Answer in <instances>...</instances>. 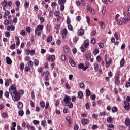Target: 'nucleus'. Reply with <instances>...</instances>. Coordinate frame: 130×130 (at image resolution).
Instances as JSON below:
<instances>
[{
    "instance_id": "e2e57ef3",
    "label": "nucleus",
    "mask_w": 130,
    "mask_h": 130,
    "mask_svg": "<svg viewBox=\"0 0 130 130\" xmlns=\"http://www.w3.org/2000/svg\"><path fill=\"white\" fill-rule=\"evenodd\" d=\"M38 73H42V72H43V68H42L41 67H39L38 69Z\"/></svg>"
},
{
    "instance_id": "a19ab883",
    "label": "nucleus",
    "mask_w": 130,
    "mask_h": 130,
    "mask_svg": "<svg viewBox=\"0 0 130 130\" xmlns=\"http://www.w3.org/2000/svg\"><path fill=\"white\" fill-rule=\"evenodd\" d=\"M27 127L28 129L35 130V128L32 126H30V125H27Z\"/></svg>"
},
{
    "instance_id": "4468645a",
    "label": "nucleus",
    "mask_w": 130,
    "mask_h": 130,
    "mask_svg": "<svg viewBox=\"0 0 130 130\" xmlns=\"http://www.w3.org/2000/svg\"><path fill=\"white\" fill-rule=\"evenodd\" d=\"M78 98H79V99H83V97L84 96L83 91H78Z\"/></svg>"
},
{
    "instance_id": "69168bd1",
    "label": "nucleus",
    "mask_w": 130,
    "mask_h": 130,
    "mask_svg": "<svg viewBox=\"0 0 130 130\" xmlns=\"http://www.w3.org/2000/svg\"><path fill=\"white\" fill-rule=\"evenodd\" d=\"M39 121H37V120H34V121H33V123H34V124H35V125H36V124H39Z\"/></svg>"
},
{
    "instance_id": "aec40b11",
    "label": "nucleus",
    "mask_w": 130,
    "mask_h": 130,
    "mask_svg": "<svg viewBox=\"0 0 130 130\" xmlns=\"http://www.w3.org/2000/svg\"><path fill=\"white\" fill-rule=\"evenodd\" d=\"M91 53H88L86 54L85 55V58L87 59V60H90L91 59Z\"/></svg>"
},
{
    "instance_id": "79ce46f5",
    "label": "nucleus",
    "mask_w": 130,
    "mask_h": 130,
    "mask_svg": "<svg viewBox=\"0 0 130 130\" xmlns=\"http://www.w3.org/2000/svg\"><path fill=\"white\" fill-rule=\"evenodd\" d=\"M29 2L28 1H26L24 3V7L25 8V9H27L28 8V7H29Z\"/></svg>"
},
{
    "instance_id": "72a5a7b5",
    "label": "nucleus",
    "mask_w": 130,
    "mask_h": 130,
    "mask_svg": "<svg viewBox=\"0 0 130 130\" xmlns=\"http://www.w3.org/2000/svg\"><path fill=\"white\" fill-rule=\"evenodd\" d=\"M41 125L43 126V127H45V126H47L46 125V121L45 120H44L42 121L41 122Z\"/></svg>"
},
{
    "instance_id": "774afa93",
    "label": "nucleus",
    "mask_w": 130,
    "mask_h": 130,
    "mask_svg": "<svg viewBox=\"0 0 130 130\" xmlns=\"http://www.w3.org/2000/svg\"><path fill=\"white\" fill-rule=\"evenodd\" d=\"M5 16H9V15H10L9 11H8V10H5Z\"/></svg>"
},
{
    "instance_id": "3c124183",
    "label": "nucleus",
    "mask_w": 130,
    "mask_h": 130,
    "mask_svg": "<svg viewBox=\"0 0 130 130\" xmlns=\"http://www.w3.org/2000/svg\"><path fill=\"white\" fill-rule=\"evenodd\" d=\"M117 111V108L116 107H113L112 109V112L114 113L115 112H116Z\"/></svg>"
},
{
    "instance_id": "6ab92c4d",
    "label": "nucleus",
    "mask_w": 130,
    "mask_h": 130,
    "mask_svg": "<svg viewBox=\"0 0 130 130\" xmlns=\"http://www.w3.org/2000/svg\"><path fill=\"white\" fill-rule=\"evenodd\" d=\"M68 35V30L67 29H63L62 37L63 38H66V36Z\"/></svg>"
},
{
    "instance_id": "f3484780",
    "label": "nucleus",
    "mask_w": 130,
    "mask_h": 130,
    "mask_svg": "<svg viewBox=\"0 0 130 130\" xmlns=\"http://www.w3.org/2000/svg\"><path fill=\"white\" fill-rule=\"evenodd\" d=\"M23 105L22 102H19L17 104L18 108H19V109H23Z\"/></svg>"
},
{
    "instance_id": "a211bd4d",
    "label": "nucleus",
    "mask_w": 130,
    "mask_h": 130,
    "mask_svg": "<svg viewBox=\"0 0 130 130\" xmlns=\"http://www.w3.org/2000/svg\"><path fill=\"white\" fill-rule=\"evenodd\" d=\"M69 63L72 66V67H75L76 66V62L74 61V60L73 59H70L69 60Z\"/></svg>"
},
{
    "instance_id": "6e6552de",
    "label": "nucleus",
    "mask_w": 130,
    "mask_h": 130,
    "mask_svg": "<svg viewBox=\"0 0 130 130\" xmlns=\"http://www.w3.org/2000/svg\"><path fill=\"white\" fill-rule=\"evenodd\" d=\"M84 33L85 30H84L83 29H80L78 30L77 32V35L78 36H82V35H84Z\"/></svg>"
},
{
    "instance_id": "680f3d73",
    "label": "nucleus",
    "mask_w": 130,
    "mask_h": 130,
    "mask_svg": "<svg viewBox=\"0 0 130 130\" xmlns=\"http://www.w3.org/2000/svg\"><path fill=\"white\" fill-rule=\"evenodd\" d=\"M16 48V44H12L10 46V49H15Z\"/></svg>"
},
{
    "instance_id": "5701e85b",
    "label": "nucleus",
    "mask_w": 130,
    "mask_h": 130,
    "mask_svg": "<svg viewBox=\"0 0 130 130\" xmlns=\"http://www.w3.org/2000/svg\"><path fill=\"white\" fill-rule=\"evenodd\" d=\"M113 119H112V116H109L107 118V121L108 123H111L112 122Z\"/></svg>"
},
{
    "instance_id": "f704fd0d",
    "label": "nucleus",
    "mask_w": 130,
    "mask_h": 130,
    "mask_svg": "<svg viewBox=\"0 0 130 130\" xmlns=\"http://www.w3.org/2000/svg\"><path fill=\"white\" fill-rule=\"evenodd\" d=\"M24 67H25V64L24 63H21L19 66L20 70H21V71H23L24 70Z\"/></svg>"
},
{
    "instance_id": "ea45409f",
    "label": "nucleus",
    "mask_w": 130,
    "mask_h": 130,
    "mask_svg": "<svg viewBox=\"0 0 130 130\" xmlns=\"http://www.w3.org/2000/svg\"><path fill=\"white\" fill-rule=\"evenodd\" d=\"M28 66H29L30 68H32L33 67V61L31 60H30L27 63Z\"/></svg>"
},
{
    "instance_id": "c85d7f7f",
    "label": "nucleus",
    "mask_w": 130,
    "mask_h": 130,
    "mask_svg": "<svg viewBox=\"0 0 130 130\" xmlns=\"http://www.w3.org/2000/svg\"><path fill=\"white\" fill-rule=\"evenodd\" d=\"M1 5L3 6V7H7V6H8V2L3 1L1 2Z\"/></svg>"
},
{
    "instance_id": "4be33fe9",
    "label": "nucleus",
    "mask_w": 130,
    "mask_h": 130,
    "mask_svg": "<svg viewBox=\"0 0 130 130\" xmlns=\"http://www.w3.org/2000/svg\"><path fill=\"white\" fill-rule=\"evenodd\" d=\"M2 117H3V118H8L9 117V115L7 113L4 112L2 114Z\"/></svg>"
},
{
    "instance_id": "b1692460",
    "label": "nucleus",
    "mask_w": 130,
    "mask_h": 130,
    "mask_svg": "<svg viewBox=\"0 0 130 130\" xmlns=\"http://www.w3.org/2000/svg\"><path fill=\"white\" fill-rule=\"evenodd\" d=\"M63 50H64V52H65V53H68V52H69V51H70V49H69V47H68V46H65L63 47Z\"/></svg>"
},
{
    "instance_id": "423d86ee",
    "label": "nucleus",
    "mask_w": 130,
    "mask_h": 130,
    "mask_svg": "<svg viewBox=\"0 0 130 130\" xmlns=\"http://www.w3.org/2000/svg\"><path fill=\"white\" fill-rule=\"evenodd\" d=\"M55 59V55H50L48 58V61H50V60H51V62H53Z\"/></svg>"
},
{
    "instance_id": "4c0bfd02",
    "label": "nucleus",
    "mask_w": 130,
    "mask_h": 130,
    "mask_svg": "<svg viewBox=\"0 0 130 130\" xmlns=\"http://www.w3.org/2000/svg\"><path fill=\"white\" fill-rule=\"evenodd\" d=\"M102 59V58L101 57V56L98 55L96 57V60L98 62H100V61H101Z\"/></svg>"
},
{
    "instance_id": "39448f33",
    "label": "nucleus",
    "mask_w": 130,
    "mask_h": 130,
    "mask_svg": "<svg viewBox=\"0 0 130 130\" xmlns=\"http://www.w3.org/2000/svg\"><path fill=\"white\" fill-rule=\"evenodd\" d=\"M124 108L125 110H129L130 109V105H129V103L128 101H124Z\"/></svg>"
},
{
    "instance_id": "1a4fd4ad",
    "label": "nucleus",
    "mask_w": 130,
    "mask_h": 130,
    "mask_svg": "<svg viewBox=\"0 0 130 130\" xmlns=\"http://www.w3.org/2000/svg\"><path fill=\"white\" fill-rule=\"evenodd\" d=\"M84 48H88V46L90 45V42L89 41V40H85L84 41Z\"/></svg>"
},
{
    "instance_id": "de8ad7c7",
    "label": "nucleus",
    "mask_w": 130,
    "mask_h": 130,
    "mask_svg": "<svg viewBox=\"0 0 130 130\" xmlns=\"http://www.w3.org/2000/svg\"><path fill=\"white\" fill-rule=\"evenodd\" d=\"M18 114L20 115V116H23V115H24V111L22 110L19 111Z\"/></svg>"
},
{
    "instance_id": "37998d69",
    "label": "nucleus",
    "mask_w": 130,
    "mask_h": 130,
    "mask_svg": "<svg viewBox=\"0 0 130 130\" xmlns=\"http://www.w3.org/2000/svg\"><path fill=\"white\" fill-rule=\"evenodd\" d=\"M61 59L62 61H65L66 59H67V57L64 55H62L61 56Z\"/></svg>"
},
{
    "instance_id": "9b49d317",
    "label": "nucleus",
    "mask_w": 130,
    "mask_h": 130,
    "mask_svg": "<svg viewBox=\"0 0 130 130\" xmlns=\"http://www.w3.org/2000/svg\"><path fill=\"white\" fill-rule=\"evenodd\" d=\"M112 63V59L111 58H110L109 59V62H106V67L107 68H109V67H110V64H111Z\"/></svg>"
},
{
    "instance_id": "c03bdc74",
    "label": "nucleus",
    "mask_w": 130,
    "mask_h": 130,
    "mask_svg": "<svg viewBox=\"0 0 130 130\" xmlns=\"http://www.w3.org/2000/svg\"><path fill=\"white\" fill-rule=\"evenodd\" d=\"M65 87L68 90H71V86H70V85H69V83H66L65 84Z\"/></svg>"
},
{
    "instance_id": "13d9d810",
    "label": "nucleus",
    "mask_w": 130,
    "mask_h": 130,
    "mask_svg": "<svg viewBox=\"0 0 130 130\" xmlns=\"http://www.w3.org/2000/svg\"><path fill=\"white\" fill-rule=\"evenodd\" d=\"M68 28L69 31H72L73 30V26H72L71 24H68Z\"/></svg>"
},
{
    "instance_id": "2eb2a0df",
    "label": "nucleus",
    "mask_w": 130,
    "mask_h": 130,
    "mask_svg": "<svg viewBox=\"0 0 130 130\" xmlns=\"http://www.w3.org/2000/svg\"><path fill=\"white\" fill-rule=\"evenodd\" d=\"M90 96H91V91L89 89H87L86 90V97L88 98Z\"/></svg>"
},
{
    "instance_id": "2f4dec72",
    "label": "nucleus",
    "mask_w": 130,
    "mask_h": 130,
    "mask_svg": "<svg viewBox=\"0 0 130 130\" xmlns=\"http://www.w3.org/2000/svg\"><path fill=\"white\" fill-rule=\"evenodd\" d=\"M120 77V71H117L116 74H115V78H119Z\"/></svg>"
},
{
    "instance_id": "bb28decb",
    "label": "nucleus",
    "mask_w": 130,
    "mask_h": 130,
    "mask_svg": "<svg viewBox=\"0 0 130 130\" xmlns=\"http://www.w3.org/2000/svg\"><path fill=\"white\" fill-rule=\"evenodd\" d=\"M59 5H64L67 2V0H58Z\"/></svg>"
},
{
    "instance_id": "20e7f679",
    "label": "nucleus",
    "mask_w": 130,
    "mask_h": 130,
    "mask_svg": "<svg viewBox=\"0 0 130 130\" xmlns=\"http://www.w3.org/2000/svg\"><path fill=\"white\" fill-rule=\"evenodd\" d=\"M69 102H71V97L68 96V95H65L63 99V102H62L63 105L67 106L68 104H69Z\"/></svg>"
},
{
    "instance_id": "cd10ccee",
    "label": "nucleus",
    "mask_w": 130,
    "mask_h": 130,
    "mask_svg": "<svg viewBox=\"0 0 130 130\" xmlns=\"http://www.w3.org/2000/svg\"><path fill=\"white\" fill-rule=\"evenodd\" d=\"M94 70L96 72H97L98 70H99V64H98V63H94Z\"/></svg>"
},
{
    "instance_id": "412c9836",
    "label": "nucleus",
    "mask_w": 130,
    "mask_h": 130,
    "mask_svg": "<svg viewBox=\"0 0 130 130\" xmlns=\"http://www.w3.org/2000/svg\"><path fill=\"white\" fill-rule=\"evenodd\" d=\"M50 28H51L50 24H47L46 26V31L47 34L50 33Z\"/></svg>"
},
{
    "instance_id": "8fccbe9b",
    "label": "nucleus",
    "mask_w": 130,
    "mask_h": 130,
    "mask_svg": "<svg viewBox=\"0 0 130 130\" xmlns=\"http://www.w3.org/2000/svg\"><path fill=\"white\" fill-rule=\"evenodd\" d=\"M91 43H92V44H95V43H96V39L95 38L91 39Z\"/></svg>"
},
{
    "instance_id": "f03ea898",
    "label": "nucleus",
    "mask_w": 130,
    "mask_h": 130,
    "mask_svg": "<svg viewBox=\"0 0 130 130\" xmlns=\"http://www.w3.org/2000/svg\"><path fill=\"white\" fill-rule=\"evenodd\" d=\"M11 96L12 97L13 100L14 101H18L21 99V95L19 92H18V91L13 93L12 94H11Z\"/></svg>"
},
{
    "instance_id": "603ef678",
    "label": "nucleus",
    "mask_w": 130,
    "mask_h": 130,
    "mask_svg": "<svg viewBox=\"0 0 130 130\" xmlns=\"http://www.w3.org/2000/svg\"><path fill=\"white\" fill-rule=\"evenodd\" d=\"M10 85V82H9L8 80H6L5 82V87H9V86Z\"/></svg>"
},
{
    "instance_id": "0eeeda50",
    "label": "nucleus",
    "mask_w": 130,
    "mask_h": 130,
    "mask_svg": "<svg viewBox=\"0 0 130 130\" xmlns=\"http://www.w3.org/2000/svg\"><path fill=\"white\" fill-rule=\"evenodd\" d=\"M81 122L82 124L86 125V124H89V123L90 122V120L87 119H83L82 120Z\"/></svg>"
},
{
    "instance_id": "58836bf2",
    "label": "nucleus",
    "mask_w": 130,
    "mask_h": 130,
    "mask_svg": "<svg viewBox=\"0 0 130 130\" xmlns=\"http://www.w3.org/2000/svg\"><path fill=\"white\" fill-rule=\"evenodd\" d=\"M34 63L36 67H37L39 64V61L37 59H35L34 61Z\"/></svg>"
},
{
    "instance_id": "dca6fc26",
    "label": "nucleus",
    "mask_w": 130,
    "mask_h": 130,
    "mask_svg": "<svg viewBox=\"0 0 130 130\" xmlns=\"http://www.w3.org/2000/svg\"><path fill=\"white\" fill-rule=\"evenodd\" d=\"M124 16L125 18L126 19V21H127V22H129L130 16H129V15H128V14H127V13H124Z\"/></svg>"
},
{
    "instance_id": "f8f14e48",
    "label": "nucleus",
    "mask_w": 130,
    "mask_h": 130,
    "mask_svg": "<svg viewBox=\"0 0 130 130\" xmlns=\"http://www.w3.org/2000/svg\"><path fill=\"white\" fill-rule=\"evenodd\" d=\"M66 119L67 121L69 122L68 126L70 127H71V124H72V118L70 116H68L66 117Z\"/></svg>"
},
{
    "instance_id": "a18cd8bd",
    "label": "nucleus",
    "mask_w": 130,
    "mask_h": 130,
    "mask_svg": "<svg viewBox=\"0 0 130 130\" xmlns=\"http://www.w3.org/2000/svg\"><path fill=\"white\" fill-rule=\"evenodd\" d=\"M107 127H108V128H114V126L113 124H107Z\"/></svg>"
},
{
    "instance_id": "c9c22d12",
    "label": "nucleus",
    "mask_w": 130,
    "mask_h": 130,
    "mask_svg": "<svg viewBox=\"0 0 130 130\" xmlns=\"http://www.w3.org/2000/svg\"><path fill=\"white\" fill-rule=\"evenodd\" d=\"M98 53H99V49H94V50L93 51L94 55H97Z\"/></svg>"
},
{
    "instance_id": "bf43d9fd",
    "label": "nucleus",
    "mask_w": 130,
    "mask_h": 130,
    "mask_svg": "<svg viewBox=\"0 0 130 130\" xmlns=\"http://www.w3.org/2000/svg\"><path fill=\"white\" fill-rule=\"evenodd\" d=\"M74 130H78V129H79V125H78V124H75L74 125Z\"/></svg>"
},
{
    "instance_id": "09e8293b",
    "label": "nucleus",
    "mask_w": 130,
    "mask_h": 130,
    "mask_svg": "<svg viewBox=\"0 0 130 130\" xmlns=\"http://www.w3.org/2000/svg\"><path fill=\"white\" fill-rule=\"evenodd\" d=\"M77 6H80V5H82V6H84V3L82 2H80L79 1H76V2Z\"/></svg>"
},
{
    "instance_id": "f257e3e1",
    "label": "nucleus",
    "mask_w": 130,
    "mask_h": 130,
    "mask_svg": "<svg viewBox=\"0 0 130 130\" xmlns=\"http://www.w3.org/2000/svg\"><path fill=\"white\" fill-rule=\"evenodd\" d=\"M43 30V25H39L35 28V35H38V36H41V31Z\"/></svg>"
},
{
    "instance_id": "ddd939ff",
    "label": "nucleus",
    "mask_w": 130,
    "mask_h": 130,
    "mask_svg": "<svg viewBox=\"0 0 130 130\" xmlns=\"http://www.w3.org/2000/svg\"><path fill=\"white\" fill-rule=\"evenodd\" d=\"M12 59H11V58H10V57L9 56H7L6 57V63H7V64H12Z\"/></svg>"
},
{
    "instance_id": "a878e982",
    "label": "nucleus",
    "mask_w": 130,
    "mask_h": 130,
    "mask_svg": "<svg viewBox=\"0 0 130 130\" xmlns=\"http://www.w3.org/2000/svg\"><path fill=\"white\" fill-rule=\"evenodd\" d=\"M125 62V60H124V58H122L120 62V64L121 67H124V63Z\"/></svg>"
},
{
    "instance_id": "0e129e2a",
    "label": "nucleus",
    "mask_w": 130,
    "mask_h": 130,
    "mask_svg": "<svg viewBox=\"0 0 130 130\" xmlns=\"http://www.w3.org/2000/svg\"><path fill=\"white\" fill-rule=\"evenodd\" d=\"M117 23L118 24V25L121 26V25H122V21L121 20H117Z\"/></svg>"
},
{
    "instance_id": "7c9ffc66",
    "label": "nucleus",
    "mask_w": 130,
    "mask_h": 130,
    "mask_svg": "<svg viewBox=\"0 0 130 130\" xmlns=\"http://www.w3.org/2000/svg\"><path fill=\"white\" fill-rule=\"evenodd\" d=\"M125 123H126V126H128V125H129V124H130V119H129V118H127L126 119Z\"/></svg>"
},
{
    "instance_id": "7ed1b4c3",
    "label": "nucleus",
    "mask_w": 130,
    "mask_h": 130,
    "mask_svg": "<svg viewBox=\"0 0 130 130\" xmlns=\"http://www.w3.org/2000/svg\"><path fill=\"white\" fill-rule=\"evenodd\" d=\"M9 92L11 95H13L14 93H16L17 92V87H16V84H14L11 86L9 88Z\"/></svg>"
},
{
    "instance_id": "052dcab7",
    "label": "nucleus",
    "mask_w": 130,
    "mask_h": 130,
    "mask_svg": "<svg viewBox=\"0 0 130 130\" xmlns=\"http://www.w3.org/2000/svg\"><path fill=\"white\" fill-rule=\"evenodd\" d=\"M5 97H6V98H9V96H10V93H9V92L6 91L5 92L4 94Z\"/></svg>"
},
{
    "instance_id": "6e6d98bb",
    "label": "nucleus",
    "mask_w": 130,
    "mask_h": 130,
    "mask_svg": "<svg viewBox=\"0 0 130 130\" xmlns=\"http://www.w3.org/2000/svg\"><path fill=\"white\" fill-rule=\"evenodd\" d=\"M68 104L69 108H73V103L70 102Z\"/></svg>"
},
{
    "instance_id": "e433bc0d",
    "label": "nucleus",
    "mask_w": 130,
    "mask_h": 130,
    "mask_svg": "<svg viewBox=\"0 0 130 130\" xmlns=\"http://www.w3.org/2000/svg\"><path fill=\"white\" fill-rule=\"evenodd\" d=\"M102 13L103 15L106 13V7L105 6H103Z\"/></svg>"
},
{
    "instance_id": "49530a36",
    "label": "nucleus",
    "mask_w": 130,
    "mask_h": 130,
    "mask_svg": "<svg viewBox=\"0 0 130 130\" xmlns=\"http://www.w3.org/2000/svg\"><path fill=\"white\" fill-rule=\"evenodd\" d=\"M52 41V37L50 36L47 39V42H51Z\"/></svg>"
},
{
    "instance_id": "393cba45",
    "label": "nucleus",
    "mask_w": 130,
    "mask_h": 130,
    "mask_svg": "<svg viewBox=\"0 0 130 130\" xmlns=\"http://www.w3.org/2000/svg\"><path fill=\"white\" fill-rule=\"evenodd\" d=\"M115 83L116 84V85H120V80H119V78H115Z\"/></svg>"
},
{
    "instance_id": "9d476101",
    "label": "nucleus",
    "mask_w": 130,
    "mask_h": 130,
    "mask_svg": "<svg viewBox=\"0 0 130 130\" xmlns=\"http://www.w3.org/2000/svg\"><path fill=\"white\" fill-rule=\"evenodd\" d=\"M50 76L49 74V72L46 71L45 73V81H49V78H48Z\"/></svg>"
},
{
    "instance_id": "5fc2aeb1",
    "label": "nucleus",
    "mask_w": 130,
    "mask_h": 130,
    "mask_svg": "<svg viewBox=\"0 0 130 130\" xmlns=\"http://www.w3.org/2000/svg\"><path fill=\"white\" fill-rule=\"evenodd\" d=\"M45 106V108L46 110H47V109H48V107H49V102H47L46 103V105Z\"/></svg>"
},
{
    "instance_id": "c756f323",
    "label": "nucleus",
    "mask_w": 130,
    "mask_h": 130,
    "mask_svg": "<svg viewBox=\"0 0 130 130\" xmlns=\"http://www.w3.org/2000/svg\"><path fill=\"white\" fill-rule=\"evenodd\" d=\"M40 105H41V107L42 108H44L45 107V102L42 101L40 103Z\"/></svg>"
},
{
    "instance_id": "338daca9",
    "label": "nucleus",
    "mask_w": 130,
    "mask_h": 130,
    "mask_svg": "<svg viewBox=\"0 0 130 130\" xmlns=\"http://www.w3.org/2000/svg\"><path fill=\"white\" fill-rule=\"evenodd\" d=\"M84 67V64L83 63H80L78 64V68L79 69H83V67Z\"/></svg>"
},
{
    "instance_id": "473e14b6",
    "label": "nucleus",
    "mask_w": 130,
    "mask_h": 130,
    "mask_svg": "<svg viewBox=\"0 0 130 130\" xmlns=\"http://www.w3.org/2000/svg\"><path fill=\"white\" fill-rule=\"evenodd\" d=\"M15 39L17 40L16 41V45L17 46H19V45H20V38H19V37H18L17 36H16Z\"/></svg>"
},
{
    "instance_id": "4d7b16f0",
    "label": "nucleus",
    "mask_w": 130,
    "mask_h": 130,
    "mask_svg": "<svg viewBox=\"0 0 130 130\" xmlns=\"http://www.w3.org/2000/svg\"><path fill=\"white\" fill-rule=\"evenodd\" d=\"M90 99H91V100H95L96 99V95L95 94H93V95H91V96H90Z\"/></svg>"
},
{
    "instance_id": "864d4df0",
    "label": "nucleus",
    "mask_w": 130,
    "mask_h": 130,
    "mask_svg": "<svg viewBox=\"0 0 130 130\" xmlns=\"http://www.w3.org/2000/svg\"><path fill=\"white\" fill-rule=\"evenodd\" d=\"M26 31L27 33H31V27L28 26L26 28Z\"/></svg>"
}]
</instances>
